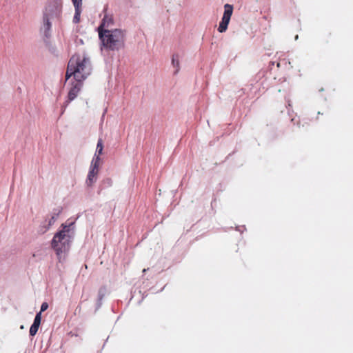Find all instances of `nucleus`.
Returning <instances> with one entry per match:
<instances>
[{
    "instance_id": "nucleus-1",
    "label": "nucleus",
    "mask_w": 353,
    "mask_h": 353,
    "mask_svg": "<svg viewBox=\"0 0 353 353\" xmlns=\"http://www.w3.org/2000/svg\"><path fill=\"white\" fill-rule=\"evenodd\" d=\"M91 72L92 66L88 57L84 54H74L70 58L68 63L65 80L73 76L74 81L71 83L66 105L76 99L82 88L83 81L91 74Z\"/></svg>"
},
{
    "instance_id": "nucleus-2",
    "label": "nucleus",
    "mask_w": 353,
    "mask_h": 353,
    "mask_svg": "<svg viewBox=\"0 0 353 353\" xmlns=\"http://www.w3.org/2000/svg\"><path fill=\"white\" fill-rule=\"evenodd\" d=\"M105 19L102 24L99 27V36L102 41L103 46L110 50H119L125 46V34L121 29L105 30Z\"/></svg>"
},
{
    "instance_id": "nucleus-3",
    "label": "nucleus",
    "mask_w": 353,
    "mask_h": 353,
    "mask_svg": "<svg viewBox=\"0 0 353 353\" xmlns=\"http://www.w3.org/2000/svg\"><path fill=\"white\" fill-rule=\"evenodd\" d=\"M74 223H69L68 225L62 223L61 225V230L54 235L51 241V247L54 250L59 261L70 248V243L73 234L70 227Z\"/></svg>"
},
{
    "instance_id": "nucleus-4",
    "label": "nucleus",
    "mask_w": 353,
    "mask_h": 353,
    "mask_svg": "<svg viewBox=\"0 0 353 353\" xmlns=\"http://www.w3.org/2000/svg\"><path fill=\"white\" fill-rule=\"evenodd\" d=\"M101 158L94 157L90 166L89 172L87 176L85 183L88 187H92L97 180L99 172Z\"/></svg>"
},
{
    "instance_id": "nucleus-5",
    "label": "nucleus",
    "mask_w": 353,
    "mask_h": 353,
    "mask_svg": "<svg viewBox=\"0 0 353 353\" xmlns=\"http://www.w3.org/2000/svg\"><path fill=\"white\" fill-rule=\"evenodd\" d=\"M57 216L58 214L52 215L51 218L48 220L47 224L45 223L43 225L41 226L39 232L42 234L46 232L50 229V228L54 223ZM46 222V221H45V223Z\"/></svg>"
},
{
    "instance_id": "nucleus-6",
    "label": "nucleus",
    "mask_w": 353,
    "mask_h": 353,
    "mask_svg": "<svg viewBox=\"0 0 353 353\" xmlns=\"http://www.w3.org/2000/svg\"><path fill=\"white\" fill-rule=\"evenodd\" d=\"M230 20L226 18L222 17L221 21L219 23V26L218 28V30L219 32H224L228 29V26L230 23Z\"/></svg>"
},
{
    "instance_id": "nucleus-7",
    "label": "nucleus",
    "mask_w": 353,
    "mask_h": 353,
    "mask_svg": "<svg viewBox=\"0 0 353 353\" xmlns=\"http://www.w3.org/2000/svg\"><path fill=\"white\" fill-rule=\"evenodd\" d=\"M232 12L233 6L227 3L224 6V13L223 17L230 19Z\"/></svg>"
},
{
    "instance_id": "nucleus-8",
    "label": "nucleus",
    "mask_w": 353,
    "mask_h": 353,
    "mask_svg": "<svg viewBox=\"0 0 353 353\" xmlns=\"http://www.w3.org/2000/svg\"><path fill=\"white\" fill-rule=\"evenodd\" d=\"M103 143L102 139H99L97 142L96 152L94 157H100V155L103 154Z\"/></svg>"
},
{
    "instance_id": "nucleus-9",
    "label": "nucleus",
    "mask_w": 353,
    "mask_h": 353,
    "mask_svg": "<svg viewBox=\"0 0 353 353\" xmlns=\"http://www.w3.org/2000/svg\"><path fill=\"white\" fill-rule=\"evenodd\" d=\"M172 65L176 68V72H177L179 70V59L178 54H174L172 59Z\"/></svg>"
},
{
    "instance_id": "nucleus-10",
    "label": "nucleus",
    "mask_w": 353,
    "mask_h": 353,
    "mask_svg": "<svg viewBox=\"0 0 353 353\" xmlns=\"http://www.w3.org/2000/svg\"><path fill=\"white\" fill-rule=\"evenodd\" d=\"M75 8V14L73 18V21L75 23H77L79 22L80 20V15L81 12V8Z\"/></svg>"
},
{
    "instance_id": "nucleus-11",
    "label": "nucleus",
    "mask_w": 353,
    "mask_h": 353,
    "mask_svg": "<svg viewBox=\"0 0 353 353\" xmlns=\"http://www.w3.org/2000/svg\"><path fill=\"white\" fill-rule=\"evenodd\" d=\"M39 327V325L36 324H32L30 328V335L32 336H34L37 334Z\"/></svg>"
},
{
    "instance_id": "nucleus-12",
    "label": "nucleus",
    "mask_w": 353,
    "mask_h": 353,
    "mask_svg": "<svg viewBox=\"0 0 353 353\" xmlns=\"http://www.w3.org/2000/svg\"><path fill=\"white\" fill-rule=\"evenodd\" d=\"M41 312H39V313H37L36 314L33 324H36L39 326L41 324Z\"/></svg>"
},
{
    "instance_id": "nucleus-13",
    "label": "nucleus",
    "mask_w": 353,
    "mask_h": 353,
    "mask_svg": "<svg viewBox=\"0 0 353 353\" xmlns=\"http://www.w3.org/2000/svg\"><path fill=\"white\" fill-rule=\"evenodd\" d=\"M102 183L105 187H110V186L112 185V179L110 178H106V179L103 180Z\"/></svg>"
},
{
    "instance_id": "nucleus-14",
    "label": "nucleus",
    "mask_w": 353,
    "mask_h": 353,
    "mask_svg": "<svg viewBox=\"0 0 353 353\" xmlns=\"http://www.w3.org/2000/svg\"><path fill=\"white\" fill-rule=\"evenodd\" d=\"M43 21H44V25L46 27V29L50 30L51 23L49 21V19L47 17H44Z\"/></svg>"
},
{
    "instance_id": "nucleus-15",
    "label": "nucleus",
    "mask_w": 353,
    "mask_h": 353,
    "mask_svg": "<svg viewBox=\"0 0 353 353\" xmlns=\"http://www.w3.org/2000/svg\"><path fill=\"white\" fill-rule=\"evenodd\" d=\"M74 8H81L82 0H72Z\"/></svg>"
},
{
    "instance_id": "nucleus-16",
    "label": "nucleus",
    "mask_w": 353,
    "mask_h": 353,
    "mask_svg": "<svg viewBox=\"0 0 353 353\" xmlns=\"http://www.w3.org/2000/svg\"><path fill=\"white\" fill-rule=\"evenodd\" d=\"M48 308V303H46V302H43V303L41 304V310H40L41 313L42 312L46 311Z\"/></svg>"
},
{
    "instance_id": "nucleus-17",
    "label": "nucleus",
    "mask_w": 353,
    "mask_h": 353,
    "mask_svg": "<svg viewBox=\"0 0 353 353\" xmlns=\"http://www.w3.org/2000/svg\"><path fill=\"white\" fill-rule=\"evenodd\" d=\"M99 299H101L103 297V294H101V290H99Z\"/></svg>"
},
{
    "instance_id": "nucleus-18",
    "label": "nucleus",
    "mask_w": 353,
    "mask_h": 353,
    "mask_svg": "<svg viewBox=\"0 0 353 353\" xmlns=\"http://www.w3.org/2000/svg\"><path fill=\"white\" fill-rule=\"evenodd\" d=\"M148 270V269H143V273H145V272H146Z\"/></svg>"
},
{
    "instance_id": "nucleus-19",
    "label": "nucleus",
    "mask_w": 353,
    "mask_h": 353,
    "mask_svg": "<svg viewBox=\"0 0 353 353\" xmlns=\"http://www.w3.org/2000/svg\"><path fill=\"white\" fill-rule=\"evenodd\" d=\"M68 105H66V102L65 103V106H67ZM63 109H65V107H63Z\"/></svg>"
}]
</instances>
